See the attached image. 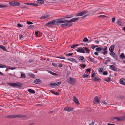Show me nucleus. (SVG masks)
Instances as JSON below:
<instances>
[{
    "mask_svg": "<svg viewBox=\"0 0 125 125\" xmlns=\"http://www.w3.org/2000/svg\"><path fill=\"white\" fill-rule=\"evenodd\" d=\"M28 91L30 93L32 94H34L35 92L34 90H33L31 89H29L28 90Z\"/></svg>",
    "mask_w": 125,
    "mask_h": 125,
    "instance_id": "nucleus-23",
    "label": "nucleus"
},
{
    "mask_svg": "<svg viewBox=\"0 0 125 125\" xmlns=\"http://www.w3.org/2000/svg\"><path fill=\"white\" fill-rule=\"evenodd\" d=\"M61 83V81H60L56 83H51L49 85L52 86V87L57 86L60 85Z\"/></svg>",
    "mask_w": 125,
    "mask_h": 125,
    "instance_id": "nucleus-7",
    "label": "nucleus"
},
{
    "mask_svg": "<svg viewBox=\"0 0 125 125\" xmlns=\"http://www.w3.org/2000/svg\"><path fill=\"white\" fill-rule=\"evenodd\" d=\"M73 54L72 53H71L68 54V56H71L73 55Z\"/></svg>",
    "mask_w": 125,
    "mask_h": 125,
    "instance_id": "nucleus-53",
    "label": "nucleus"
},
{
    "mask_svg": "<svg viewBox=\"0 0 125 125\" xmlns=\"http://www.w3.org/2000/svg\"><path fill=\"white\" fill-rule=\"evenodd\" d=\"M102 52H103V54L104 55L106 54H107V52L106 50L104 51H102Z\"/></svg>",
    "mask_w": 125,
    "mask_h": 125,
    "instance_id": "nucleus-43",
    "label": "nucleus"
},
{
    "mask_svg": "<svg viewBox=\"0 0 125 125\" xmlns=\"http://www.w3.org/2000/svg\"><path fill=\"white\" fill-rule=\"evenodd\" d=\"M95 73H93L92 75H91V77L92 78H93L94 77L95 75Z\"/></svg>",
    "mask_w": 125,
    "mask_h": 125,
    "instance_id": "nucleus-59",
    "label": "nucleus"
},
{
    "mask_svg": "<svg viewBox=\"0 0 125 125\" xmlns=\"http://www.w3.org/2000/svg\"><path fill=\"white\" fill-rule=\"evenodd\" d=\"M65 24H62L61 25V26L62 27H64L65 26L66 27V24L65 23Z\"/></svg>",
    "mask_w": 125,
    "mask_h": 125,
    "instance_id": "nucleus-44",
    "label": "nucleus"
},
{
    "mask_svg": "<svg viewBox=\"0 0 125 125\" xmlns=\"http://www.w3.org/2000/svg\"><path fill=\"white\" fill-rule=\"evenodd\" d=\"M27 23L28 25H29L32 24L33 23L30 21H28L27 22Z\"/></svg>",
    "mask_w": 125,
    "mask_h": 125,
    "instance_id": "nucleus-52",
    "label": "nucleus"
},
{
    "mask_svg": "<svg viewBox=\"0 0 125 125\" xmlns=\"http://www.w3.org/2000/svg\"><path fill=\"white\" fill-rule=\"evenodd\" d=\"M56 57L57 58H60L61 59H65V57H63L62 56L59 57Z\"/></svg>",
    "mask_w": 125,
    "mask_h": 125,
    "instance_id": "nucleus-49",
    "label": "nucleus"
},
{
    "mask_svg": "<svg viewBox=\"0 0 125 125\" xmlns=\"http://www.w3.org/2000/svg\"><path fill=\"white\" fill-rule=\"evenodd\" d=\"M25 75L24 73H21V76L20 78H25Z\"/></svg>",
    "mask_w": 125,
    "mask_h": 125,
    "instance_id": "nucleus-35",
    "label": "nucleus"
},
{
    "mask_svg": "<svg viewBox=\"0 0 125 125\" xmlns=\"http://www.w3.org/2000/svg\"><path fill=\"white\" fill-rule=\"evenodd\" d=\"M83 42H87L88 41V39L86 37H85L83 40Z\"/></svg>",
    "mask_w": 125,
    "mask_h": 125,
    "instance_id": "nucleus-42",
    "label": "nucleus"
},
{
    "mask_svg": "<svg viewBox=\"0 0 125 125\" xmlns=\"http://www.w3.org/2000/svg\"><path fill=\"white\" fill-rule=\"evenodd\" d=\"M112 120L116 119L118 121H123V117L121 116L119 117H113L112 118Z\"/></svg>",
    "mask_w": 125,
    "mask_h": 125,
    "instance_id": "nucleus-9",
    "label": "nucleus"
},
{
    "mask_svg": "<svg viewBox=\"0 0 125 125\" xmlns=\"http://www.w3.org/2000/svg\"><path fill=\"white\" fill-rule=\"evenodd\" d=\"M122 117H123V120H125V114L124 115V116Z\"/></svg>",
    "mask_w": 125,
    "mask_h": 125,
    "instance_id": "nucleus-64",
    "label": "nucleus"
},
{
    "mask_svg": "<svg viewBox=\"0 0 125 125\" xmlns=\"http://www.w3.org/2000/svg\"><path fill=\"white\" fill-rule=\"evenodd\" d=\"M102 103L106 105H108V104L106 102L104 101H102Z\"/></svg>",
    "mask_w": 125,
    "mask_h": 125,
    "instance_id": "nucleus-38",
    "label": "nucleus"
},
{
    "mask_svg": "<svg viewBox=\"0 0 125 125\" xmlns=\"http://www.w3.org/2000/svg\"><path fill=\"white\" fill-rule=\"evenodd\" d=\"M0 48H1L3 50L7 51L6 50V49L4 46H3L0 45Z\"/></svg>",
    "mask_w": 125,
    "mask_h": 125,
    "instance_id": "nucleus-27",
    "label": "nucleus"
},
{
    "mask_svg": "<svg viewBox=\"0 0 125 125\" xmlns=\"http://www.w3.org/2000/svg\"><path fill=\"white\" fill-rule=\"evenodd\" d=\"M7 84L12 87H21L22 84L20 82H16L15 83H7Z\"/></svg>",
    "mask_w": 125,
    "mask_h": 125,
    "instance_id": "nucleus-4",
    "label": "nucleus"
},
{
    "mask_svg": "<svg viewBox=\"0 0 125 125\" xmlns=\"http://www.w3.org/2000/svg\"><path fill=\"white\" fill-rule=\"evenodd\" d=\"M90 46L93 49H94L95 47H97V46H94V45H91Z\"/></svg>",
    "mask_w": 125,
    "mask_h": 125,
    "instance_id": "nucleus-48",
    "label": "nucleus"
},
{
    "mask_svg": "<svg viewBox=\"0 0 125 125\" xmlns=\"http://www.w3.org/2000/svg\"><path fill=\"white\" fill-rule=\"evenodd\" d=\"M34 59H31L29 60V63H31L33 62L34 61Z\"/></svg>",
    "mask_w": 125,
    "mask_h": 125,
    "instance_id": "nucleus-50",
    "label": "nucleus"
},
{
    "mask_svg": "<svg viewBox=\"0 0 125 125\" xmlns=\"http://www.w3.org/2000/svg\"><path fill=\"white\" fill-rule=\"evenodd\" d=\"M6 118L11 119L16 118H28V117L27 115H12L5 116Z\"/></svg>",
    "mask_w": 125,
    "mask_h": 125,
    "instance_id": "nucleus-2",
    "label": "nucleus"
},
{
    "mask_svg": "<svg viewBox=\"0 0 125 125\" xmlns=\"http://www.w3.org/2000/svg\"><path fill=\"white\" fill-rule=\"evenodd\" d=\"M105 80L108 82L110 81L111 78L110 77H108L105 79Z\"/></svg>",
    "mask_w": 125,
    "mask_h": 125,
    "instance_id": "nucleus-31",
    "label": "nucleus"
},
{
    "mask_svg": "<svg viewBox=\"0 0 125 125\" xmlns=\"http://www.w3.org/2000/svg\"><path fill=\"white\" fill-rule=\"evenodd\" d=\"M81 65H82V66H81L82 68H85L86 66V65L85 64H81Z\"/></svg>",
    "mask_w": 125,
    "mask_h": 125,
    "instance_id": "nucleus-61",
    "label": "nucleus"
},
{
    "mask_svg": "<svg viewBox=\"0 0 125 125\" xmlns=\"http://www.w3.org/2000/svg\"><path fill=\"white\" fill-rule=\"evenodd\" d=\"M33 5L36 7L38 6V4H35L33 3Z\"/></svg>",
    "mask_w": 125,
    "mask_h": 125,
    "instance_id": "nucleus-62",
    "label": "nucleus"
},
{
    "mask_svg": "<svg viewBox=\"0 0 125 125\" xmlns=\"http://www.w3.org/2000/svg\"><path fill=\"white\" fill-rule=\"evenodd\" d=\"M88 15H85L84 16H83L82 17H81V18L82 19H84V18H85V17H86L87 16H88Z\"/></svg>",
    "mask_w": 125,
    "mask_h": 125,
    "instance_id": "nucleus-55",
    "label": "nucleus"
},
{
    "mask_svg": "<svg viewBox=\"0 0 125 125\" xmlns=\"http://www.w3.org/2000/svg\"><path fill=\"white\" fill-rule=\"evenodd\" d=\"M106 16L104 15H101L99 16V17H103V18H105L106 17Z\"/></svg>",
    "mask_w": 125,
    "mask_h": 125,
    "instance_id": "nucleus-51",
    "label": "nucleus"
},
{
    "mask_svg": "<svg viewBox=\"0 0 125 125\" xmlns=\"http://www.w3.org/2000/svg\"><path fill=\"white\" fill-rule=\"evenodd\" d=\"M115 67L114 65H111L110 66V68L112 70L115 71H117V70L114 68Z\"/></svg>",
    "mask_w": 125,
    "mask_h": 125,
    "instance_id": "nucleus-22",
    "label": "nucleus"
},
{
    "mask_svg": "<svg viewBox=\"0 0 125 125\" xmlns=\"http://www.w3.org/2000/svg\"><path fill=\"white\" fill-rule=\"evenodd\" d=\"M49 73L52 75H57V74L56 73H55L53 72L52 71H49Z\"/></svg>",
    "mask_w": 125,
    "mask_h": 125,
    "instance_id": "nucleus-36",
    "label": "nucleus"
},
{
    "mask_svg": "<svg viewBox=\"0 0 125 125\" xmlns=\"http://www.w3.org/2000/svg\"><path fill=\"white\" fill-rule=\"evenodd\" d=\"M103 69L102 68H99L98 69V71L100 72H102Z\"/></svg>",
    "mask_w": 125,
    "mask_h": 125,
    "instance_id": "nucleus-57",
    "label": "nucleus"
},
{
    "mask_svg": "<svg viewBox=\"0 0 125 125\" xmlns=\"http://www.w3.org/2000/svg\"><path fill=\"white\" fill-rule=\"evenodd\" d=\"M76 51L78 52L83 53H85L84 50L83 49L82 47L78 48L76 50Z\"/></svg>",
    "mask_w": 125,
    "mask_h": 125,
    "instance_id": "nucleus-10",
    "label": "nucleus"
},
{
    "mask_svg": "<svg viewBox=\"0 0 125 125\" xmlns=\"http://www.w3.org/2000/svg\"><path fill=\"white\" fill-rule=\"evenodd\" d=\"M29 76H30L31 77L33 78H34L35 77V76L32 73H29Z\"/></svg>",
    "mask_w": 125,
    "mask_h": 125,
    "instance_id": "nucleus-32",
    "label": "nucleus"
},
{
    "mask_svg": "<svg viewBox=\"0 0 125 125\" xmlns=\"http://www.w3.org/2000/svg\"><path fill=\"white\" fill-rule=\"evenodd\" d=\"M33 3H25L24 4L29 5H33Z\"/></svg>",
    "mask_w": 125,
    "mask_h": 125,
    "instance_id": "nucleus-40",
    "label": "nucleus"
},
{
    "mask_svg": "<svg viewBox=\"0 0 125 125\" xmlns=\"http://www.w3.org/2000/svg\"><path fill=\"white\" fill-rule=\"evenodd\" d=\"M49 16L50 15L49 14H46L44 16H41L40 18L42 19H44L49 17Z\"/></svg>",
    "mask_w": 125,
    "mask_h": 125,
    "instance_id": "nucleus-16",
    "label": "nucleus"
},
{
    "mask_svg": "<svg viewBox=\"0 0 125 125\" xmlns=\"http://www.w3.org/2000/svg\"><path fill=\"white\" fill-rule=\"evenodd\" d=\"M88 58L89 59L90 61L92 62H95L94 60V59L93 58H92L90 57H88Z\"/></svg>",
    "mask_w": 125,
    "mask_h": 125,
    "instance_id": "nucleus-28",
    "label": "nucleus"
},
{
    "mask_svg": "<svg viewBox=\"0 0 125 125\" xmlns=\"http://www.w3.org/2000/svg\"><path fill=\"white\" fill-rule=\"evenodd\" d=\"M19 38L20 39H21L23 38V36L21 34H20L19 35Z\"/></svg>",
    "mask_w": 125,
    "mask_h": 125,
    "instance_id": "nucleus-45",
    "label": "nucleus"
},
{
    "mask_svg": "<svg viewBox=\"0 0 125 125\" xmlns=\"http://www.w3.org/2000/svg\"><path fill=\"white\" fill-rule=\"evenodd\" d=\"M36 2L39 4H42L44 3V0H37Z\"/></svg>",
    "mask_w": 125,
    "mask_h": 125,
    "instance_id": "nucleus-20",
    "label": "nucleus"
},
{
    "mask_svg": "<svg viewBox=\"0 0 125 125\" xmlns=\"http://www.w3.org/2000/svg\"><path fill=\"white\" fill-rule=\"evenodd\" d=\"M61 23H65L66 24V27H70L73 24L70 20L68 21V20H65L64 18H61Z\"/></svg>",
    "mask_w": 125,
    "mask_h": 125,
    "instance_id": "nucleus-3",
    "label": "nucleus"
},
{
    "mask_svg": "<svg viewBox=\"0 0 125 125\" xmlns=\"http://www.w3.org/2000/svg\"><path fill=\"white\" fill-rule=\"evenodd\" d=\"M73 108H70L68 107H66L64 108V110L66 111H67L68 112L72 111L73 110Z\"/></svg>",
    "mask_w": 125,
    "mask_h": 125,
    "instance_id": "nucleus-12",
    "label": "nucleus"
},
{
    "mask_svg": "<svg viewBox=\"0 0 125 125\" xmlns=\"http://www.w3.org/2000/svg\"><path fill=\"white\" fill-rule=\"evenodd\" d=\"M84 59V57L83 56H80L78 59L79 60L82 61V62H85L86 61V59Z\"/></svg>",
    "mask_w": 125,
    "mask_h": 125,
    "instance_id": "nucleus-13",
    "label": "nucleus"
},
{
    "mask_svg": "<svg viewBox=\"0 0 125 125\" xmlns=\"http://www.w3.org/2000/svg\"><path fill=\"white\" fill-rule=\"evenodd\" d=\"M34 83L37 84H41L42 82L40 79H36L34 81Z\"/></svg>",
    "mask_w": 125,
    "mask_h": 125,
    "instance_id": "nucleus-15",
    "label": "nucleus"
},
{
    "mask_svg": "<svg viewBox=\"0 0 125 125\" xmlns=\"http://www.w3.org/2000/svg\"><path fill=\"white\" fill-rule=\"evenodd\" d=\"M117 24L119 25L120 26L122 24V22L121 21V19H119L118 20V21L117 22Z\"/></svg>",
    "mask_w": 125,
    "mask_h": 125,
    "instance_id": "nucleus-21",
    "label": "nucleus"
},
{
    "mask_svg": "<svg viewBox=\"0 0 125 125\" xmlns=\"http://www.w3.org/2000/svg\"><path fill=\"white\" fill-rule=\"evenodd\" d=\"M73 17L72 15H68L66 17L67 18H70L72 17Z\"/></svg>",
    "mask_w": 125,
    "mask_h": 125,
    "instance_id": "nucleus-58",
    "label": "nucleus"
},
{
    "mask_svg": "<svg viewBox=\"0 0 125 125\" xmlns=\"http://www.w3.org/2000/svg\"><path fill=\"white\" fill-rule=\"evenodd\" d=\"M112 22H115V17H114L112 19Z\"/></svg>",
    "mask_w": 125,
    "mask_h": 125,
    "instance_id": "nucleus-60",
    "label": "nucleus"
},
{
    "mask_svg": "<svg viewBox=\"0 0 125 125\" xmlns=\"http://www.w3.org/2000/svg\"><path fill=\"white\" fill-rule=\"evenodd\" d=\"M124 53H121L120 56V57L121 58L123 59L124 58Z\"/></svg>",
    "mask_w": 125,
    "mask_h": 125,
    "instance_id": "nucleus-37",
    "label": "nucleus"
},
{
    "mask_svg": "<svg viewBox=\"0 0 125 125\" xmlns=\"http://www.w3.org/2000/svg\"><path fill=\"white\" fill-rule=\"evenodd\" d=\"M108 74V73L107 71H104L103 72V74L104 75H106Z\"/></svg>",
    "mask_w": 125,
    "mask_h": 125,
    "instance_id": "nucleus-39",
    "label": "nucleus"
},
{
    "mask_svg": "<svg viewBox=\"0 0 125 125\" xmlns=\"http://www.w3.org/2000/svg\"><path fill=\"white\" fill-rule=\"evenodd\" d=\"M120 83L121 84L125 85V82H124L123 80H121L120 79Z\"/></svg>",
    "mask_w": 125,
    "mask_h": 125,
    "instance_id": "nucleus-30",
    "label": "nucleus"
},
{
    "mask_svg": "<svg viewBox=\"0 0 125 125\" xmlns=\"http://www.w3.org/2000/svg\"><path fill=\"white\" fill-rule=\"evenodd\" d=\"M67 81L71 84H73L76 83V80L75 79L72 77H70L69 79L67 80Z\"/></svg>",
    "mask_w": 125,
    "mask_h": 125,
    "instance_id": "nucleus-5",
    "label": "nucleus"
},
{
    "mask_svg": "<svg viewBox=\"0 0 125 125\" xmlns=\"http://www.w3.org/2000/svg\"><path fill=\"white\" fill-rule=\"evenodd\" d=\"M115 46L114 45H112L109 48L110 51H113L114 50V49Z\"/></svg>",
    "mask_w": 125,
    "mask_h": 125,
    "instance_id": "nucleus-19",
    "label": "nucleus"
},
{
    "mask_svg": "<svg viewBox=\"0 0 125 125\" xmlns=\"http://www.w3.org/2000/svg\"><path fill=\"white\" fill-rule=\"evenodd\" d=\"M61 18L56 19L53 20L51 21L46 24V25L49 27L51 26L58 25L59 23H61Z\"/></svg>",
    "mask_w": 125,
    "mask_h": 125,
    "instance_id": "nucleus-1",
    "label": "nucleus"
},
{
    "mask_svg": "<svg viewBox=\"0 0 125 125\" xmlns=\"http://www.w3.org/2000/svg\"><path fill=\"white\" fill-rule=\"evenodd\" d=\"M100 79L98 77H95L94 78V81H98L100 80Z\"/></svg>",
    "mask_w": 125,
    "mask_h": 125,
    "instance_id": "nucleus-24",
    "label": "nucleus"
},
{
    "mask_svg": "<svg viewBox=\"0 0 125 125\" xmlns=\"http://www.w3.org/2000/svg\"><path fill=\"white\" fill-rule=\"evenodd\" d=\"M100 102V99L97 96L95 97L94 100V103L98 104Z\"/></svg>",
    "mask_w": 125,
    "mask_h": 125,
    "instance_id": "nucleus-11",
    "label": "nucleus"
},
{
    "mask_svg": "<svg viewBox=\"0 0 125 125\" xmlns=\"http://www.w3.org/2000/svg\"><path fill=\"white\" fill-rule=\"evenodd\" d=\"M114 57H114V58L116 59H117V56H116L115 54V55H114Z\"/></svg>",
    "mask_w": 125,
    "mask_h": 125,
    "instance_id": "nucleus-63",
    "label": "nucleus"
},
{
    "mask_svg": "<svg viewBox=\"0 0 125 125\" xmlns=\"http://www.w3.org/2000/svg\"><path fill=\"white\" fill-rule=\"evenodd\" d=\"M96 51H99L102 50V48L100 47L97 48L95 49Z\"/></svg>",
    "mask_w": 125,
    "mask_h": 125,
    "instance_id": "nucleus-33",
    "label": "nucleus"
},
{
    "mask_svg": "<svg viewBox=\"0 0 125 125\" xmlns=\"http://www.w3.org/2000/svg\"><path fill=\"white\" fill-rule=\"evenodd\" d=\"M52 65L54 66L55 67H57V66L56 64L54 63H52Z\"/></svg>",
    "mask_w": 125,
    "mask_h": 125,
    "instance_id": "nucleus-56",
    "label": "nucleus"
},
{
    "mask_svg": "<svg viewBox=\"0 0 125 125\" xmlns=\"http://www.w3.org/2000/svg\"><path fill=\"white\" fill-rule=\"evenodd\" d=\"M17 26L18 27H22L23 26V25H21L20 23H18L17 24Z\"/></svg>",
    "mask_w": 125,
    "mask_h": 125,
    "instance_id": "nucleus-47",
    "label": "nucleus"
},
{
    "mask_svg": "<svg viewBox=\"0 0 125 125\" xmlns=\"http://www.w3.org/2000/svg\"><path fill=\"white\" fill-rule=\"evenodd\" d=\"M67 60H69L70 61L73 62H74L76 63H77V61L73 58H68L67 59Z\"/></svg>",
    "mask_w": 125,
    "mask_h": 125,
    "instance_id": "nucleus-18",
    "label": "nucleus"
},
{
    "mask_svg": "<svg viewBox=\"0 0 125 125\" xmlns=\"http://www.w3.org/2000/svg\"><path fill=\"white\" fill-rule=\"evenodd\" d=\"M10 5L13 6H18L20 5V3L18 2L12 1L9 3Z\"/></svg>",
    "mask_w": 125,
    "mask_h": 125,
    "instance_id": "nucleus-6",
    "label": "nucleus"
},
{
    "mask_svg": "<svg viewBox=\"0 0 125 125\" xmlns=\"http://www.w3.org/2000/svg\"><path fill=\"white\" fill-rule=\"evenodd\" d=\"M20 7H21V8H26L27 9H28V7L26 6H20Z\"/></svg>",
    "mask_w": 125,
    "mask_h": 125,
    "instance_id": "nucleus-54",
    "label": "nucleus"
},
{
    "mask_svg": "<svg viewBox=\"0 0 125 125\" xmlns=\"http://www.w3.org/2000/svg\"><path fill=\"white\" fill-rule=\"evenodd\" d=\"M84 75H83L82 77H83L84 78H85L86 77H88L89 75V74H84Z\"/></svg>",
    "mask_w": 125,
    "mask_h": 125,
    "instance_id": "nucleus-41",
    "label": "nucleus"
},
{
    "mask_svg": "<svg viewBox=\"0 0 125 125\" xmlns=\"http://www.w3.org/2000/svg\"><path fill=\"white\" fill-rule=\"evenodd\" d=\"M110 54L111 55L112 57H114V56L115 55V54L113 51H110Z\"/></svg>",
    "mask_w": 125,
    "mask_h": 125,
    "instance_id": "nucleus-29",
    "label": "nucleus"
},
{
    "mask_svg": "<svg viewBox=\"0 0 125 125\" xmlns=\"http://www.w3.org/2000/svg\"><path fill=\"white\" fill-rule=\"evenodd\" d=\"M84 50L86 51L87 53H88L90 52V50L86 47H83Z\"/></svg>",
    "mask_w": 125,
    "mask_h": 125,
    "instance_id": "nucleus-26",
    "label": "nucleus"
},
{
    "mask_svg": "<svg viewBox=\"0 0 125 125\" xmlns=\"http://www.w3.org/2000/svg\"><path fill=\"white\" fill-rule=\"evenodd\" d=\"M6 67L4 65L0 64V68H5Z\"/></svg>",
    "mask_w": 125,
    "mask_h": 125,
    "instance_id": "nucleus-46",
    "label": "nucleus"
},
{
    "mask_svg": "<svg viewBox=\"0 0 125 125\" xmlns=\"http://www.w3.org/2000/svg\"><path fill=\"white\" fill-rule=\"evenodd\" d=\"M79 18H74L70 20L71 22L76 21L79 19Z\"/></svg>",
    "mask_w": 125,
    "mask_h": 125,
    "instance_id": "nucleus-17",
    "label": "nucleus"
},
{
    "mask_svg": "<svg viewBox=\"0 0 125 125\" xmlns=\"http://www.w3.org/2000/svg\"><path fill=\"white\" fill-rule=\"evenodd\" d=\"M88 12L87 10L84 11L80 13H77L76 14V16H82Z\"/></svg>",
    "mask_w": 125,
    "mask_h": 125,
    "instance_id": "nucleus-8",
    "label": "nucleus"
},
{
    "mask_svg": "<svg viewBox=\"0 0 125 125\" xmlns=\"http://www.w3.org/2000/svg\"><path fill=\"white\" fill-rule=\"evenodd\" d=\"M101 48H102V50H103L104 51L106 50L107 48V47L106 46Z\"/></svg>",
    "mask_w": 125,
    "mask_h": 125,
    "instance_id": "nucleus-34",
    "label": "nucleus"
},
{
    "mask_svg": "<svg viewBox=\"0 0 125 125\" xmlns=\"http://www.w3.org/2000/svg\"><path fill=\"white\" fill-rule=\"evenodd\" d=\"M73 101L77 105H78L79 103L77 98L75 96L73 97Z\"/></svg>",
    "mask_w": 125,
    "mask_h": 125,
    "instance_id": "nucleus-14",
    "label": "nucleus"
},
{
    "mask_svg": "<svg viewBox=\"0 0 125 125\" xmlns=\"http://www.w3.org/2000/svg\"><path fill=\"white\" fill-rule=\"evenodd\" d=\"M7 5L5 4H0V8H4L7 7Z\"/></svg>",
    "mask_w": 125,
    "mask_h": 125,
    "instance_id": "nucleus-25",
    "label": "nucleus"
}]
</instances>
